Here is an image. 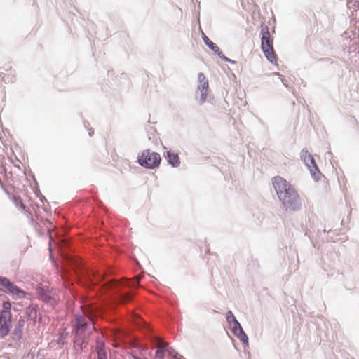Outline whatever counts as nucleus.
<instances>
[{
  "mask_svg": "<svg viewBox=\"0 0 359 359\" xmlns=\"http://www.w3.org/2000/svg\"><path fill=\"white\" fill-rule=\"evenodd\" d=\"M273 185L283 208L289 212L301 210L302 204L299 194L292 184L280 176L273 178Z\"/></svg>",
  "mask_w": 359,
  "mask_h": 359,
  "instance_id": "f257e3e1",
  "label": "nucleus"
},
{
  "mask_svg": "<svg viewBox=\"0 0 359 359\" xmlns=\"http://www.w3.org/2000/svg\"><path fill=\"white\" fill-rule=\"evenodd\" d=\"M72 334L74 335V347L76 353L81 354L83 350V345L89 342L92 334L93 326L90 320L84 318L79 313L75 314L72 322Z\"/></svg>",
  "mask_w": 359,
  "mask_h": 359,
  "instance_id": "f03ea898",
  "label": "nucleus"
},
{
  "mask_svg": "<svg viewBox=\"0 0 359 359\" xmlns=\"http://www.w3.org/2000/svg\"><path fill=\"white\" fill-rule=\"evenodd\" d=\"M261 50L266 58L271 64L275 65L278 69H280L277 64L278 57L273 47V38L270 36L269 27L264 23L261 25Z\"/></svg>",
  "mask_w": 359,
  "mask_h": 359,
  "instance_id": "7ed1b4c3",
  "label": "nucleus"
},
{
  "mask_svg": "<svg viewBox=\"0 0 359 359\" xmlns=\"http://www.w3.org/2000/svg\"><path fill=\"white\" fill-rule=\"evenodd\" d=\"M161 162L160 154L149 149L140 152L137 158V163L146 169H156L159 167Z\"/></svg>",
  "mask_w": 359,
  "mask_h": 359,
  "instance_id": "20e7f679",
  "label": "nucleus"
},
{
  "mask_svg": "<svg viewBox=\"0 0 359 359\" xmlns=\"http://www.w3.org/2000/svg\"><path fill=\"white\" fill-rule=\"evenodd\" d=\"M0 290L11 295L13 298H25L27 293L20 288L7 277L0 276Z\"/></svg>",
  "mask_w": 359,
  "mask_h": 359,
  "instance_id": "39448f33",
  "label": "nucleus"
},
{
  "mask_svg": "<svg viewBox=\"0 0 359 359\" xmlns=\"http://www.w3.org/2000/svg\"><path fill=\"white\" fill-rule=\"evenodd\" d=\"M11 302L8 299L2 304L1 312L4 316L6 321L0 325V337L4 339L11 332L12 323Z\"/></svg>",
  "mask_w": 359,
  "mask_h": 359,
  "instance_id": "423d86ee",
  "label": "nucleus"
},
{
  "mask_svg": "<svg viewBox=\"0 0 359 359\" xmlns=\"http://www.w3.org/2000/svg\"><path fill=\"white\" fill-rule=\"evenodd\" d=\"M300 157L305 165L309 170L313 179L316 182L319 181L322 173L318 168L313 156L307 150L302 149L300 153Z\"/></svg>",
  "mask_w": 359,
  "mask_h": 359,
  "instance_id": "0eeeda50",
  "label": "nucleus"
},
{
  "mask_svg": "<svg viewBox=\"0 0 359 359\" xmlns=\"http://www.w3.org/2000/svg\"><path fill=\"white\" fill-rule=\"evenodd\" d=\"M167 355L170 359H185L168 344H160L156 347L154 359H165Z\"/></svg>",
  "mask_w": 359,
  "mask_h": 359,
  "instance_id": "6e6552de",
  "label": "nucleus"
},
{
  "mask_svg": "<svg viewBox=\"0 0 359 359\" xmlns=\"http://www.w3.org/2000/svg\"><path fill=\"white\" fill-rule=\"evenodd\" d=\"M198 78L199 83L198 86V90L200 91L199 104L202 105L206 100L211 102L210 97L209 99L207 98L208 91L209 90L208 81L202 72L198 73Z\"/></svg>",
  "mask_w": 359,
  "mask_h": 359,
  "instance_id": "1a4fd4ad",
  "label": "nucleus"
},
{
  "mask_svg": "<svg viewBox=\"0 0 359 359\" xmlns=\"http://www.w3.org/2000/svg\"><path fill=\"white\" fill-rule=\"evenodd\" d=\"M25 319L22 316H20L16 324L15 325V327L12 332L11 338L14 341H20L23 337V328L25 326Z\"/></svg>",
  "mask_w": 359,
  "mask_h": 359,
  "instance_id": "9d476101",
  "label": "nucleus"
},
{
  "mask_svg": "<svg viewBox=\"0 0 359 359\" xmlns=\"http://www.w3.org/2000/svg\"><path fill=\"white\" fill-rule=\"evenodd\" d=\"M168 163L173 168H178L180 165V159L178 154L172 150L167 151L164 155Z\"/></svg>",
  "mask_w": 359,
  "mask_h": 359,
  "instance_id": "9b49d317",
  "label": "nucleus"
},
{
  "mask_svg": "<svg viewBox=\"0 0 359 359\" xmlns=\"http://www.w3.org/2000/svg\"><path fill=\"white\" fill-rule=\"evenodd\" d=\"M25 312L27 317L32 320H36L39 316L38 306L33 304L26 308Z\"/></svg>",
  "mask_w": 359,
  "mask_h": 359,
  "instance_id": "f8f14e48",
  "label": "nucleus"
},
{
  "mask_svg": "<svg viewBox=\"0 0 359 359\" xmlns=\"http://www.w3.org/2000/svg\"><path fill=\"white\" fill-rule=\"evenodd\" d=\"M240 341L243 344V347L244 348H245V347L248 346H249V342H248V335L246 334V333L245 332L244 330L243 329L242 330H239V332L238 333H235L234 334Z\"/></svg>",
  "mask_w": 359,
  "mask_h": 359,
  "instance_id": "ddd939ff",
  "label": "nucleus"
},
{
  "mask_svg": "<svg viewBox=\"0 0 359 359\" xmlns=\"http://www.w3.org/2000/svg\"><path fill=\"white\" fill-rule=\"evenodd\" d=\"M205 45L217 56H219L222 53L219 47L215 43L212 42L210 39H209L208 41L206 40Z\"/></svg>",
  "mask_w": 359,
  "mask_h": 359,
  "instance_id": "4468645a",
  "label": "nucleus"
},
{
  "mask_svg": "<svg viewBox=\"0 0 359 359\" xmlns=\"http://www.w3.org/2000/svg\"><path fill=\"white\" fill-rule=\"evenodd\" d=\"M55 1H57L58 0H55ZM62 1H63L64 4L65 5L67 8H69L70 10L69 11L70 13L75 15L74 11L78 12V9L75 6V4H74L75 0H62Z\"/></svg>",
  "mask_w": 359,
  "mask_h": 359,
  "instance_id": "2eb2a0df",
  "label": "nucleus"
},
{
  "mask_svg": "<svg viewBox=\"0 0 359 359\" xmlns=\"http://www.w3.org/2000/svg\"><path fill=\"white\" fill-rule=\"evenodd\" d=\"M226 319L230 327L235 325L236 322H238V320L236 319L234 314L231 310L226 312Z\"/></svg>",
  "mask_w": 359,
  "mask_h": 359,
  "instance_id": "dca6fc26",
  "label": "nucleus"
},
{
  "mask_svg": "<svg viewBox=\"0 0 359 359\" xmlns=\"http://www.w3.org/2000/svg\"><path fill=\"white\" fill-rule=\"evenodd\" d=\"M34 181L36 187V190H34V193L36 194L41 203L47 202L46 197L40 193L39 187L35 178L34 179Z\"/></svg>",
  "mask_w": 359,
  "mask_h": 359,
  "instance_id": "f3484780",
  "label": "nucleus"
},
{
  "mask_svg": "<svg viewBox=\"0 0 359 359\" xmlns=\"http://www.w3.org/2000/svg\"><path fill=\"white\" fill-rule=\"evenodd\" d=\"M146 130L147 133V136H148L149 140H154L156 139V137L154 135V133L156 132V129L154 128L152 126H149L147 128H146Z\"/></svg>",
  "mask_w": 359,
  "mask_h": 359,
  "instance_id": "a211bd4d",
  "label": "nucleus"
},
{
  "mask_svg": "<svg viewBox=\"0 0 359 359\" xmlns=\"http://www.w3.org/2000/svg\"><path fill=\"white\" fill-rule=\"evenodd\" d=\"M67 332H63V333L60 334V335L58 336L57 339V343L60 346L65 345V343H66V337H67Z\"/></svg>",
  "mask_w": 359,
  "mask_h": 359,
  "instance_id": "6ab92c4d",
  "label": "nucleus"
},
{
  "mask_svg": "<svg viewBox=\"0 0 359 359\" xmlns=\"http://www.w3.org/2000/svg\"><path fill=\"white\" fill-rule=\"evenodd\" d=\"M231 332L235 334V333H238L239 330H242L243 327L239 322H236L235 325L231 326Z\"/></svg>",
  "mask_w": 359,
  "mask_h": 359,
  "instance_id": "aec40b11",
  "label": "nucleus"
},
{
  "mask_svg": "<svg viewBox=\"0 0 359 359\" xmlns=\"http://www.w3.org/2000/svg\"><path fill=\"white\" fill-rule=\"evenodd\" d=\"M222 60L230 64H236L237 62L226 57L223 52L218 56Z\"/></svg>",
  "mask_w": 359,
  "mask_h": 359,
  "instance_id": "412c9836",
  "label": "nucleus"
},
{
  "mask_svg": "<svg viewBox=\"0 0 359 359\" xmlns=\"http://www.w3.org/2000/svg\"><path fill=\"white\" fill-rule=\"evenodd\" d=\"M252 263H249L248 264V269L249 271H255L258 267V264L257 261H254L252 259Z\"/></svg>",
  "mask_w": 359,
  "mask_h": 359,
  "instance_id": "4be33fe9",
  "label": "nucleus"
},
{
  "mask_svg": "<svg viewBox=\"0 0 359 359\" xmlns=\"http://www.w3.org/2000/svg\"><path fill=\"white\" fill-rule=\"evenodd\" d=\"M273 74L275 76H278L279 78H280L281 82L283 83V84L286 88H288V81L285 78L283 77V75H281L279 72H274V73H273Z\"/></svg>",
  "mask_w": 359,
  "mask_h": 359,
  "instance_id": "5701e85b",
  "label": "nucleus"
},
{
  "mask_svg": "<svg viewBox=\"0 0 359 359\" xmlns=\"http://www.w3.org/2000/svg\"><path fill=\"white\" fill-rule=\"evenodd\" d=\"M104 341L101 340V339H97V348L98 349V351H104Z\"/></svg>",
  "mask_w": 359,
  "mask_h": 359,
  "instance_id": "b1692460",
  "label": "nucleus"
},
{
  "mask_svg": "<svg viewBox=\"0 0 359 359\" xmlns=\"http://www.w3.org/2000/svg\"><path fill=\"white\" fill-rule=\"evenodd\" d=\"M15 203L16 206L20 207L22 209H25L26 208L20 198H17L15 201Z\"/></svg>",
  "mask_w": 359,
  "mask_h": 359,
  "instance_id": "393cba45",
  "label": "nucleus"
},
{
  "mask_svg": "<svg viewBox=\"0 0 359 359\" xmlns=\"http://www.w3.org/2000/svg\"><path fill=\"white\" fill-rule=\"evenodd\" d=\"M97 359H107L105 351H97Z\"/></svg>",
  "mask_w": 359,
  "mask_h": 359,
  "instance_id": "a878e982",
  "label": "nucleus"
},
{
  "mask_svg": "<svg viewBox=\"0 0 359 359\" xmlns=\"http://www.w3.org/2000/svg\"><path fill=\"white\" fill-rule=\"evenodd\" d=\"M201 38L204 42V43H205V41L206 40H209L210 39L204 34V32L203 31H201Z\"/></svg>",
  "mask_w": 359,
  "mask_h": 359,
  "instance_id": "bb28decb",
  "label": "nucleus"
},
{
  "mask_svg": "<svg viewBox=\"0 0 359 359\" xmlns=\"http://www.w3.org/2000/svg\"><path fill=\"white\" fill-rule=\"evenodd\" d=\"M83 126H84V128H86V129H88V128H89V127H90V123H89V122H88V121H86V120H83Z\"/></svg>",
  "mask_w": 359,
  "mask_h": 359,
  "instance_id": "cd10ccee",
  "label": "nucleus"
},
{
  "mask_svg": "<svg viewBox=\"0 0 359 359\" xmlns=\"http://www.w3.org/2000/svg\"><path fill=\"white\" fill-rule=\"evenodd\" d=\"M88 130L89 136L92 137L94 135V129L93 128H89Z\"/></svg>",
  "mask_w": 359,
  "mask_h": 359,
  "instance_id": "c85d7f7f",
  "label": "nucleus"
},
{
  "mask_svg": "<svg viewBox=\"0 0 359 359\" xmlns=\"http://www.w3.org/2000/svg\"><path fill=\"white\" fill-rule=\"evenodd\" d=\"M39 294L44 298H48V295L45 292H39Z\"/></svg>",
  "mask_w": 359,
  "mask_h": 359,
  "instance_id": "c756f323",
  "label": "nucleus"
},
{
  "mask_svg": "<svg viewBox=\"0 0 359 359\" xmlns=\"http://www.w3.org/2000/svg\"><path fill=\"white\" fill-rule=\"evenodd\" d=\"M49 250H50V259L52 260V262H53V256L51 255V250H50V246L49 245Z\"/></svg>",
  "mask_w": 359,
  "mask_h": 359,
  "instance_id": "7c9ffc66",
  "label": "nucleus"
},
{
  "mask_svg": "<svg viewBox=\"0 0 359 359\" xmlns=\"http://www.w3.org/2000/svg\"><path fill=\"white\" fill-rule=\"evenodd\" d=\"M131 359H140V358L135 355H131Z\"/></svg>",
  "mask_w": 359,
  "mask_h": 359,
  "instance_id": "2f4dec72",
  "label": "nucleus"
},
{
  "mask_svg": "<svg viewBox=\"0 0 359 359\" xmlns=\"http://www.w3.org/2000/svg\"><path fill=\"white\" fill-rule=\"evenodd\" d=\"M328 154H329L330 156H332V152H328Z\"/></svg>",
  "mask_w": 359,
  "mask_h": 359,
  "instance_id": "473e14b6",
  "label": "nucleus"
}]
</instances>
